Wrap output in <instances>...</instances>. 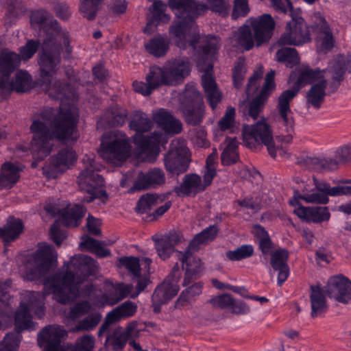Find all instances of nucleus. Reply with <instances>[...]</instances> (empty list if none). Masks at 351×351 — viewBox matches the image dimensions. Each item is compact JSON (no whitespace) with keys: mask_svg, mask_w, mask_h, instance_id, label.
I'll return each mask as SVG.
<instances>
[{"mask_svg":"<svg viewBox=\"0 0 351 351\" xmlns=\"http://www.w3.org/2000/svg\"><path fill=\"white\" fill-rule=\"evenodd\" d=\"M120 263L132 275L137 282L136 291L132 293V285L106 282L102 289H98L92 285H81L87 276L97 270V265L90 256L77 255L71 260L67 265V271L44 283L46 294L53 295L54 298L61 304H68L74 301L80 293L89 297L91 304L95 308L113 306L119 301L130 295L134 298L145 289L149 283V265L151 259L143 258L141 262L135 257H125Z\"/></svg>","mask_w":351,"mask_h":351,"instance_id":"1","label":"nucleus"},{"mask_svg":"<svg viewBox=\"0 0 351 351\" xmlns=\"http://www.w3.org/2000/svg\"><path fill=\"white\" fill-rule=\"evenodd\" d=\"M168 5L176 16L169 31L171 40L181 49L191 46L202 51L204 57L198 60L197 66L204 72L202 86L210 107L215 109L221 99V93L212 75L211 62L221 47L220 39L215 36L199 35L194 19L205 10L203 4L195 0H169Z\"/></svg>","mask_w":351,"mask_h":351,"instance_id":"2","label":"nucleus"},{"mask_svg":"<svg viewBox=\"0 0 351 351\" xmlns=\"http://www.w3.org/2000/svg\"><path fill=\"white\" fill-rule=\"evenodd\" d=\"M78 117L74 106L62 107L60 110H50L34 120L30 130L32 133L31 152L34 159L41 160L47 156L53 145V138L75 141Z\"/></svg>","mask_w":351,"mask_h":351,"instance_id":"3","label":"nucleus"},{"mask_svg":"<svg viewBox=\"0 0 351 351\" xmlns=\"http://www.w3.org/2000/svg\"><path fill=\"white\" fill-rule=\"evenodd\" d=\"M69 35L56 21L51 22L46 33L43 45V52L40 54L38 64L40 70V86L51 97L62 99L69 95L60 89L59 82L54 81L53 76L58 69L60 52L71 53Z\"/></svg>","mask_w":351,"mask_h":351,"instance_id":"4","label":"nucleus"},{"mask_svg":"<svg viewBox=\"0 0 351 351\" xmlns=\"http://www.w3.org/2000/svg\"><path fill=\"white\" fill-rule=\"evenodd\" d=\"M276 22L269 14L248 18L229 38L227 46L236 51H249L269 41Z\"/></svg>","mask_w":351,"mask_h":351,"instance_id":"5","label":"nucleus"},{"mask_svg":"<svg viewBox=\"0 0 351 351\" xmlns=\"http://www.w3.org/2000/svg\"><path fill=\"white\" fill-rule=\"evenodd\" d=\"M190 64L186 58L169 61L162 68L152 66L146 76V82L134 81V90L144 96L149 95L162 84L176 85L189 74Z\"/></svg>","mask_w":351,"mask_h":351,"instance_id":"6","label":"nucleus"},{"mask_svg":"<svg viewBox=\"0 0 351 351\" xmlns=\"http://www.w3.org/2000/svg\"><path fill=\"white\" fill-rule=\"evenodd\" d=\"M19 55L8 49H3L0 53V99L12 90L26 92L33 87L31 75L25 71L20 70L15 74L14 81H10L9 76L14 69L19 66Z\"/></svg>","mask_w":351,"mask_h":351,"instance_id":"7","label":"nucleus"},{"mask_svg":"<svg viewBox=\"0 0 351 351\" xmlns=\"http://www.w3.org/2000/svg\"><path fill=\"white\" fill-rule=\"evenodd\" d=\"M351 68V59L346 56L339 55L331 60L327 69L313 70L308 66L302 65L299 71L297 84L304 86L315 84L330 79L334 85H338L343 80L347 71Z\"/></svg>","mask_w":351,"mask_h":351,"instance_id":"8","label":"nucleus"},{"mask_svg":"<svg viewBox=\"0 0 351 351\" xmlns=\"http://www.w3.org/2000/svg\"><path fill=\"white\" fill-rule=\"evenodd\" d=\"M152 121L147 115L141 112H136L130 123V129L136 131L134 136V143L141 153H147V160L154 162L158 154V147L166 143V135L153 133L151 136H145L144 132L151 128Z\"/></svg>","mask_w":351,"mask_h":351,"instance_id":"9","label":"nucleus"},{"mask_svg":"<svg viewBox=\"0 0 351 351\" xmlns=\"http://www.w3.org/2000/svg\"><path fill=\"white\" fill-rule=\"evenodd\" d=\"M242 136L243 143L250 149L255 148L258 145L264 144L267 146L269 154L273 158L285 154L282 147L274 145L271 125L264 118L254 125H244L242 130Z\"/></svg>","mask_w":351,"mask_h":351,"instance_id":"10","label":"nucleus"},{"mask_svg":"<svg viewBox=\"0 0 351 351\" xmlns=\"http://www.w3.org/2000/svg\"><path fill=\"white\" fill-rule=\"evenodd\" d=\"M82 164L84 169L77 178V184L81 191L88 194L83 201L90 202L95 198L106 197V193L102 189L104 180L95 173L101 170V165L95 162L93 154L85 155Z\"/></svg>","mask_w":351,"mask_h":351,"instance_id":"11","label":"nucleus"},{"mask_svg":"<svg viewBox=\"0 0 351 351\" xmlns=\"http://www.w3.org/2000/svg\"><path fill=\"white\" fill-rule=\"evenodd\" d=\"M43 300V295L39 293L28 291L24 293L23 300L15 315V325L17 330H32L35 328L30 312H34L39 318L42 317L44 315Z\"/></svg>","mask_w":351,"mask_h":351,"instance_id":"12","label":"nucleus"},{"mask_svg":"<svg viewBox=\"0 0 351 351\" xmlns=\"http://www.w3.org/2000/svg\"><path fill=\"white\" fill-rule=\"evenodd\" d=\"M297 92L296 90H287L282 92L278 98L279 116L277 118L278 134L276 138L285 144L291 142L294 134V121L289 103L296 95Z\"/></svg>","mask_w":351,"mask_h":351,"instance_id":"13","label":"nucleus"},{"mask_svg":"<svg viewBox=\"0 0 351 351\" xmlns=\"http://www.w3.org/2000/svg\"><path fill=\"white\" fill-rule=\"evenodd\" d=\"M130 146L128 137L121 132L111 135L109 141L104 137L101 141L99 154L108 162L118 165L129 156Z\"/></svg>","mask_w":351,"mask_h":351,"instance_id":"14","label":"nucleus"},{"mask_svg":"<svg viewBox=\"0 0 351 351\" xmlns=\"http://www.w3.org/2000/svg\"><path fill=\"white\" fill-rule=\"evenodd\" d=\"M57 265V254L49 245L42 243L35 254L34 266L24 276L27 280H34L43 276Z\"/></svg>","mask_w":351,"mask_h":351,"instance_id":"15","label":"nucleus"},{"mask_svg":"<svg viewBox=\"0 0 351 351\" xmlns=\"http://www.w3.org/2000/svg\"><path fill=\"white\" fill-rule=\"evenodd\" d=\"M181 276L182 270L178 264H176L167 278L155 289L152 295V302L156 312L159 311L161 304L167 302L178 293L180 289L178 282Z\"/></svg>","mask_w":351,"mask_h":351,"instance_id":"16","label":"nucleus"},{"mask_svg":"<svg viewBox=\"0 0 351 351\" xmlns=\"http://www.w3.org/2000/svg\"><path fill=\"white\" fill-rule=\"evenodd\" d=\"M189 156L185 141L182 139L173 140L165 160L167 170L172 174H180L186 171Z\"/></svg>","mask_w":351,"mask_h":351,"instance_id":"17","label":"nucleus"},{"mask_svg":"<svg viewBox=\"0 0 351 351\" xmlns=\"http://www.w3.org/2000/svg\"><path fill=\"white\" fill-rule=\"evenodd\" d=\"M311 40L309 32L304 20L301 17L293 19L289 21L278 40L273 47L280 45L298 46Z\"/></svg>","mask_w":351,"mask_h":351,"instance_id":"18","label":"nucleus"},{"mask_svg":"<svg viewBox=\"0 0 351 351\" xmlns=\"http://www.w3.org/2000/svg\"><path fill=\"white\" fill-rule=\"evenodd\" d=\"M308 183L302 186L301 192L294 191V195L290 200L291 205H297L299 199L304 200L307 204H326L329 198L326 197V193L317 188V184L324 183L323 180H319L313 177L308 180Z\"/></svg>","mask_w":351,"mask_h":351,"instance_id":"19","label":"nucleus"},{"mask_svg":"<svg viewBox=\"0 0 351 351\" xmlns=\"http://www.w3.org/2000/svg\"><path fill=\"white\" fill-rule=\"evenodd\" d=\"M313 27L317 34V51L324 53L330 51L334 47L335 40L330 25L320 13L315 14Z\"/></svg>","mask_w":351,"mask_h":351,"instance_id":"20","label":"nucleus"},{"mask_svg":"<svg viewBox=\"0 0 351 351\" xmlns=\"http://www.w3.org/2000/svg\"><path fill=\"white\" fill-rule=\"evenodd\" d=\"M66 335L62 326H48L38 333V343L45 351H66V349L61 347L60 343Z\"/></svg>","mask_w":351,"mask_h":351,"instance_id":"21","label":"nucleus"},{"mask_svg":"<svg viewBox=\"0 0 351 351\" xmlns=\"http://www.w3.org/2000/svg\"><path fill=\"white\" fill-rule=\"evenodd\" d=\"M328 296L336 301L343 303H351V282L343 276L331 277L326 287Z\"/></svg>","mask_w":351,"mask_h":351,"instance_id":"22","label":"nucleus"},{"mask_svg":"<svg viewBox=\"0 0 351 351\" xmlns=\"http://www.w3.org/2000/svg\"><path fill=\"white\" fill-rule=\"evenodd\" d=\"M75 160L76 155L72 149H63L51 159L50 165L44 167L43 171L48 176L54 177L70 168Z\"/></svg>","mask_w":351,"mask_h":351,"instance_id":"23","label":"nucleus"},{"mask_svg":"<svg viewBox=\"0 0 351 351\" xmlns=\"http://www.w3.org/2000/svg\"><path fill=\"white\" fill-rule=\"evenodd\" d=\"M45 210L51 217L55 216L56 214L60 215L62 222L68 227L77 226L80 223V220L85 213L84 208L77 204L68 207L64 211L62 212L55 205L47 204L45 207Z\"/></svg>","mask_w":351,"mask_h":351,"instance_id":"24","label":"nucleus"},{"mask_svg":"<svg viewBox=\"0 0 351 351\" xmlns=\"http://www.w3.org/2000/svg\"><path fill=\"white\" fill-rule=\"evenodd\" d=\"M165 182V173L162 170L154 168L146 173L141 172L136 178L132 191L155 189Z\"/></svg>","mask_w":351,"mask_h":351,"instance_id":"25","label":"nucleus"},{"mask_svg":"<svg viewBox=\"0 0 351 351\" xmlns=\"http://www.w3.org/2000/svg\"><path fill=\"white\" fill-rule=\"evenodd\" d=\"M152 239L158 255L165 260L175 251V246L180 241L181 237L177 232H171L162 236L154 235Z\"/></svg>","mask_w":351,"mask_h":351,"instance_id":"26","label":"nucleus"},{"mask_svg":"<svg viewBox=\"0 0 351 351\" xmlns=\"http://www.w3.org/2000/svg\"><path fill=\"white\" fill-rule=\"evenodd\" d=\"M274 71H270L265 77V84L260 94L250 103L247 109V114L253 119H256L263 109L264 102L274 88Z\"/></svg>","mask_w":351,"mask_h":351,"instance_id":"27","label":"nucleus"},{"mask_svg":"<svg viewBox=\"0 0 351 351\" xmlns=\"http://www.w3.org/2000/svg\"><path fill=\"white\" fill-rule=\"evenodd\" d=\"M193 96V104L184 106L182 112L185 121L191 125L199 124L204 117V105L201 102L199 95L195 90H187L186 97Z\"/></svg>","mask_w":351,"mask_h":351,"instance_id":"28","label":"nucleus"},{"mask_svg":"<svg viewBox=\"0 0 351 351\" xmlns=\"http://www.w3.org/2000/svg\"><path fill=\"white\" fill-rule=\"evenodd\" d=\"M270 264L275 271H278V284L281 286L287 279L289 274L287 266L289 254L287 250L279 248L271 253Z\"/></svg>","mask_w":351,"mask_h":351,"instance_id":"29","label":"nucleus"},{"mask_svg":"<svg viewBox=\"0 0 351 351\" xmlns=\"http://www.w3.org/2000/svg\"><path fill=\"white\" fill-rule=\"evenodd\" d=\"M152 119L167 133L177 134L182 130L181 122L165 109L154 111Z\"/></svg>","mask_w":351,"mask_h":351,"instance_id":"30","label":"nucleus"},{"mask_svg":"<svg viewBox=\"0 0 351 351\" xmlns=\"http://www.w3.org/2000/svg\"><path fill=\"white\" fill-rule=\"evenodd\" d=\"M294 213L300 219L308 222L319 223L328 221L330 215L326 207H305L299 206Z\"/></svg>","mask_w":351,"mask_h":351,"instance_id":"31","label":"nucleus"},{"mask_svg":"<svg viewBox=\"0 0 351 351\" xmlns=\"http://www.w3.org/2000/svg\"><path fill=\"white\" fill-rule=\"evenodd\" d=\"M166 8L167 5L161 1H156L154 3L150 9L152 19L143 29L145 33L151 34L158 24L167 23L170 21L171 16L165 12Z\"/></svg>","mask_w":351,"mask_h":351,"instance_id":"32","label":"nucleus"},{"mask_svg":"<svg viewBox=\"0 0 351 351\" xmlns=\"http://www.w3.org/2000/svg\"><path fill=\"white\" fill-rule=\"evenodd\" d=\"M193 250H189V247L184 252H178V258L182 263V268L186 271V277H192L200 274L203 270V266L201 260L192 255Z\"/></svg>","mask_w":351,"mask_h":351,"instance_id":"33","label":"nucleus"},{"mask_svg":"<svg viewBox=\"0 0 351 351\" xmlns=\"http://www.w3.org/2000/svg\"><path fill=\"white\" fill-rule=\"evenodd\" d=\"M202 288L203 283L198 282L183 290L176 301L175 307L182 309L191 306L196 298L202 293Z\"/></svg>","mask_w":351,"mask_h":351,"instance_id":"34","label":"nucleus"},{"mask_svg":"<svg viewBox=\"0 0 351 351\" xmlns=\"http://www.w3.org/2000/svg\"><path fill=\"white\" fill-rule=\"evenodd\" d=\"M21 168L16 164L5 162L1 167L0 189L12 187L19 180Z\"/></svg>","mask_w":351,"mask_h":351,"instance_id":"35","label":"nucleus"},{"mask_svg":"<svg viewBox=\"0 0 351 351\" xmlns=\"http://www.w3.org/2000/svg\"><path fill=\"white\" fill-rule=\"evenodd\" d=\"M204 189L205 185H203L200 176L196 174L186 175L178 190V193L180 195H189L196 194Z\"/></svg>","mask_w":351,"mask_h":351,"instance_id":"36","label":"nucleus"},{"mask_svg":"<svg viewBox=\"0 0 351 351\" xmlns=\"http://www.w3.org/2000/svg\"><path fill=\"white\" fill-rule=\"evenodd\" d=\"M23 224L19 219L10 217L3 228H0V237L7 243L15 240L23 232Z\"/></svg>","mask_w":351,"mask_h":351,"instance_id":"37","label":"nucleus"},{"mask_svg":"<svg viewBox=\"0 0 351 351\" xmlns=\"http://www.w3.org/2000/svg\"><path fill=\"white\" fill-rule=\"evenodd\" d=\"M311 314L312 317H315L327 310V304L326 297L319 286H311Z\"/></svg>","mask_w":351,"mask_h":351,"instance_id":"38","label":"nucleus"},{"mask_svg":"<svg viewBox=\"0 0 351 351\" xmlns=\"http://www.w3.org/2000/svg\"><path fill=\"white\" fill-rule=\"evenodd\" d=\"M238 141L236 138H226L223 146L221 155V163L223 165H231L237 162L239 159Z\"/></svg>","mask_w":351,"mask_h":351,"instance_id":"39","label":"nucleus"},{"mask_svg":"<svg viewBox=\"0 0 351 351\" xmlns=\"http://www.w3.org/2000/svg\"><path fill=\"white\" fill-rule=\"evenodd\" d=\"M326 80L315 83L312 85L306 94L308 105L319 108L324 101L326 95Z\"/></svg>","mask_w":351,"mask_h":351,"instance_id":"40","label":"nucleus"},{"mask_svg":"<svg viewBox=\"0 0 351 351\" xmlns=\"http://www.w3.org/2000/svg\"><path fill=\"white\" fill-rule=\"evenodd\" d=\"M305 161L309 168L317 171H332L337 168V161L330 158L308 157Z\"/></svg>","mask_w":351,"mask_h":351,"instance_id":"41","label":"nucleus"},{"mask_svg":"<svg viewBox=\"0 0 351 351\" xmlns=\"http://www.w3.org/2000/svg\"><path fill=\"white\" fill-rule=\"evenodd\" d=\"M218 232V228L215 226H210L199 234H197L194 239L190 242L189 249L193 251L197 250L200 245L206 244L213 241Z\"/></svg>","mask_w":351,"mask_h":351,"instance_id":"42","label":"nucleus"},{"mask_svg":"<svg viewBox=\"0 0 351 351\" xmlns=\"http://www.w3.org/2000/svg\"><path fill=\"white\" fill-rule=\"evenodd\" d=\"M145 47L150 54L156 57H160L167 53L169 49V41L166 38L158 36L149 40L145 45Z\"/></svg>","mask_w":351,"mask_h":351,"instance_id":"43","label":"nucleus"},{"mask_svg":"<svg viewBox=\"0 0 351 351\" xmlns=\"http://www.w3.org/2000/svg\"><path fill=\"white\" fill-rule=\"evenodd\" d=\"M105 121L112 126H119L123 125L127 119V112L125 109L115 106L111 112H108L104 115Z\"/></svg>","mask_w":351,"mask_h":351,"instance_id":"44","label":"nucleus"},{"mask_svg":"<svg viewBox=\"0 0 351 351\" xmlns=\"http://www.w3.org/2000/svg\"><path fill=\"white\" fill-rule=\"evenodd\" d=\"M276 60L285 63L287 66H291L298 62V55L295 49L284 47L276 51Z\"/></svg>","mask_w":351,"mask_h":351,"instance_id":"45","label":"nucleus"},{"mask_svg":"<svg viewBox=\"0 0 351 351\" xmlns=\"http://www.w3.org/2000/svg\"><path fill=\"white\" fill-rule=\"evenodd\" d=\"M317 188L319 190L325 192L328 197V196L337 197L351 194V186L338 185L332 187L325 181L324 183L318 184Z\"/></svg>","mask_w":351,"mask_h":351,"instance_id":"46","label":"nucleus"},{"mask_svg":"<svg viewBox=\"0 0 351 351\" xmlns=\"http://www.w3.org/2000/svg\"><path fill=\"white\" fill-rule=\"evenodd\" d=\"M95 339L92 335H84L76 341L75 346H69L66 351H93Z\"/></svg>","mask_w":351,"mask_h":351,"instance_id":"47","label":"nucleus"},{"mask_svg":"<svg viewBox=\"0 0 351 351\" xmlns=\"http://www.w3.org/2000/svg\"><path fill=\"white\" fill-rule=\"evenodd\" d=\"M102 0H82L80 7V12L88 20L93 19L99 10Z\"/></svg>","mask_w":351,"mask_h":351,"instance_id":"48","label":"nucleus"},{"mask_svg":"<svg viewBox=\"0 0 351 351\" xmlns=\"http://www.w3.org/2000/svg\"><path fill=\"white\" fill-rule=\"evenodd\" d=\"M254 252L251 245H243L234 250L228 251L226 256L230 261H236L250 257Z\"/></svg>","mask_w":351,"mask_h":351,"instance_id":"49","label":"nucleus"},{"mask_svg":"<svg viewBox=\"0 0 351 351\" xmlns=\"http://www.w3.org/2000/svg\"><path fill=\"white\" fill-rule=\"evenodd\" d=\"M20 341V336L17 333L7 335L0 343V351H16Z\"/></svg>","mask_w":351,"mask_h":351,"instance_id":"50","label":"nucleus"},{"mask_svg":"<svg viewBox=\"0 0 351 351\" xmlns=\"http://www.w3.org/2000/svg\"><path fill=\"white\" fill-rule=\"evenodd\" d=\"M159 200V198L155 195L146 194L138 200L136 209L138 212L145 213L157 205Z\"/></svg>","mask_w":351,"mask_h":351,"instance_id":"51","label":"nucleus"},{"mask_svg":"<svg viewBox=\"0 0 351 351\" xmlns=\"http://www.w3.org/2000/svg\"><path fill=\"white\" fill-rule=\"evenodd\" d=\"M250 12L247 0H234L233 10L231 14L232 19L244 17Z\"/></svg>","mask_w":351,"mask_h":351,"instance_id":"52","label":"nucleus"},{"mask_svg":"<svg viewBox=\"0 0 351 351\" xmlns=\"http://www.w3.org/2000/svg\"><path fill=\"white\" fill-rule=\"evenodd\" d=\"M101 315L99 313L90 315L81 322L73 329V331L88 330L95 328L101 320Z\"/></svg>","mask_w":351,"mask_h":351,"instance_id":"53","label":"nucleus"},{"mask_svg":"<svg viewBox=\"0 0 351 351\" xmlns=\"http://www.w3.org/2000/svg\"><path fill=\"white\" fill-rule=\"evenodd\" d=\"M122 319L124 318L117 307L108 312L106 315L105 322L99 330V335H100L101 332H104L110 324L117 322Z\"/></svg>","mask_w":351,"mask_h":351,"instance_id":"54","label":"nucleus"},{"mask_svg":"<svg viewBox=\"0 0 351 351\" xmlns=\"http://www.w3.org/2000/svg\"><path fill=\"white\" fill-rule=\"evenodd\" d=\"M245 73V66L243 59H239L236 63L233 71V80L234 86L240 87Z\"/></svg>","mask_w":351,"mask_h":351,"instance_id":"55","label":"nucleus"},{"mask_svg":"<svg viewBox=\"0 0 351 351\" xmlns=\"http://www.w3.org/2000/svg\"><path fill=\"white\" fill-rule=\"evenodd\" d=\"M235 110L232 107H228L226 114L219 122V125L222 130L231 128L234 122Z\"/></svg>","mask_w":351,"mask_h":351,"instance_id":"56","label":"nucleus"},{"mask_svg":"<svg viewBox=\"0 0 351 351\" xmlns=\"http://www.w3.org/2000/svg\"><path fill=\"white\" fill-rule=\"evenodd\" d=\"M210 9L221 16H227L229 13L230 5L228 0H210Z\"/></svg>","mask_w":351,"mask_h":351,"instance_id":"57","label":"nucleus"},{"mask_svg":"<svg viewBox=\"0 0 351 351\" xmlns=\"http://www.w3.org/2000/svg\"><path fill=\"white\" fill-rule=\"evenodd\" d=\"M92 304L88 302L77 304L72 308L69 313V317L74 319L84 314L88 313L92 309Z\"/></svg>","mask_w":351,"mask_h":351,"instance_id":"58","label":"nucleus"},{"mask_svg":"<svg viewBox=\"0 0 351 351\" xmlns=\"http://www.w3.org/2000/svg\"><path fill=\"white\" fill-rule=\"evenodd\" d=\"M234 299L229 294H223L211 299L210 302L213 306L221 308L232 307Z\"/></svg>","mask_w":351,"mask_h":351,"instance_id":"59","label":"nucleus"},{"mask_svg":"<svg viewBox=\"0 0 351 351\" xmlns=\"http://www.w3.org/2000/svg\"><path fill=\"white\" fill-rule=\"evenodd\" d=\"M38 44L33 40H29L27 43L26 45L21 47L20 49L19 56L20 59L28 60L37 51Z\"/></svg>","mask_w":351,"mask_h":351,"instance_id":"60","label":"nucleus"},{"mask_svg":"<svg viewBox=\"0 0 351 351\" xmlns=\"http://www.w3.org/2000/svg\"><path fill=\"white\" fill-rule=\"evenodd\" d=\"M263 72V69L260 68L256 71L253 76L250 78L246 90L248 95L253 94L256 90L258 85V81L262 77Z\"/></svg>","mask_w":351,"mask_h":351,"instance_id":"61","label":"nucleus"},{"mask_svg":"<svg viewBox=\"0 0 351 351\" xmlns=\"http://www.w3.org/2000/svg\"><path fill=\"white\" fill-rule=\"evenodd\" d=\"M123 318L129 317L134 315L136 311V305L130 301H127L117 306Z\"/></svg>","mask_w":351,"mask_h":351,"instance_id":"62","label":"nucleus"},{"mask_svg":"<svg viewBox=\"0 0 351 351\" xmlns=\"http://www.w3.org/2000/svg\"><path fill=\"white\" fill-rule=\"evenodd\" d=\"M114 340L113 343L115 346L121 348L127 341L130 333L128 331H124L122 328H117L113 334Z\"/></svg>","mask_w":351,"mask_h":351,"instance_id":"63","label":"nucleus"},{"mask_svg":"<svg viewBox=\"0 0 351 351\" xmlns=\"http://www.w3.org/2000/svg\"><path fill=\"white\" fill-rule=\"evenodd\" d=\"M335 160L341 162L351 160V146H345L337 149L335 152Z\"/></svg>","mask_w":351,"mask_h":351,"instance_id":"64","label":"nucleus"}]
</instances>
